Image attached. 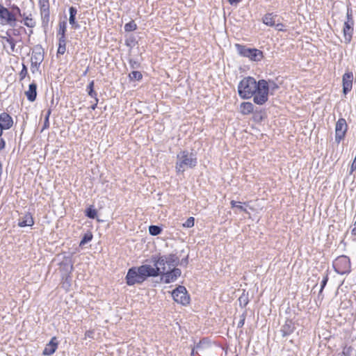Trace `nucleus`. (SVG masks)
<instances>
[{
	"label": "nucleus",
	"mask_w": 356,
	"mask_h": 356,
	"mask_svg": "<svg viewBox=\"0 0 356 356\" xmlns=\"http://www.w3.org/2000/svg\"><path fill=\"white\" fill-rule=\"evenodd\" d=\"M154 271L150 268V265L145 264L138 268H131L126 276L127 284L129 286L141 284L148 277H152Z\"/></svg>",
	"instance_id": "nucleus-1"
},
{
	"label": "nucleus",
	"mask_w": 356,
	"mask_h": 356,
	"mask_svg": "<svg viewBox=\"0 0 356 356\" xmlns=\"http://www.w3.org/2000/svg\"><path fill=\"white\" fill-rule=\"evenodd\" d=\"M257 82L250 76L242 79L238 86L239 96L243 99H250L257 91Z\"/></svg>",
	"instance_id": "nucleus-2"
},
{
	"label": "nucleus",
	"mask_w": 356,
	"mask_h": 356,
	"mask_svg": "<svg viewBox=\"0 0 356 356\" xmlns=\"http://www.w3.org/2000/svg\"><path fill=\"white\" fill-rule=\"evenodd\" d=\"M197 159L193 154L187 152H181L177 155L176 170L178 172H184L188 168L195 166Z\"/></svg>",
	"instance_id": "nucleus-3"
},
{
	"label": "nucleus",
	"mask_w": 356,
	"mask_h": 356,
	"mask_svg": "<svg viewBox=\"0 0 356 356\" xmlns=\"http://www.w3.org/2000/svg\"><path fill=\"white\" fill-rule=\"evenodd\" d=\"M269 88L268 82L264 79L257 82V91L254 93V102L259 105H262L268 100Z\"/></svg>",
	"instance_id": "nucleus-4"
},
{
	"label": "nucleus",
	"mask_w": 356,
	"mask_h": 356,
	"mask_svg": "<svg viewBox=\"0 0 356 356\" xmlns=\"http://www.w3.org/2000/svg\"><path fill=\"white\" fill-rule=\"evenodd\" d=\"M236 49L238 54L247 57L253 61H259L263 58V52L257 49H250L245 46L236 44Z\"/></svg>",
	"instance_id": "nucleus-5"
},
{
	"label": "nucleus",
	"mask_w": 356,
	"mask_h": 356,
	"mask_svg": "<svg viewBox=\"0 0 356 356\" xmlns=\"http://www.w3.org/2000/svg\"><path fill=\"white\" fill-rule=\"evenodd\" d=\"M0 20L2 24L15 27L17 22V17H14L13 13H10L8 9L0 4Z\"/></svg>",
	"instance_id": "nucleus-6"
},
{
	"label": "nucleus",
	"mask_w": 356,
	"mask_h": 356,
	"mask_svg": "<svg viewBox=\"0 0 356 356\" xmlns=\"http://www.w3.org/2000/svg\"><path fill=\"white\" fill-rule=\"evenodd\" d=\"M174 300L184 305L189 303V296L187 295V291L183 286H179L172 292Z\"/></svg>",
	"instance_id": "nucleus-7"
},
{
	"label": "nucleus",
	"mask_w": 356,
	"mask_h": 356,
	"mask_svg": "<svg viewBox=\"0 0 356 356\" xmlns=\"http://www.w3.org/2000/svg\"><path fill=\"white\" fill-rule=\"evenodd\" d=\"M346 121L343 118H340L336 123L335 127V140L339 143L342 140L347 131Z\"/></svg>",
	"instance_id": "nucleus-8"
},
{
	"label": "nucleus",
	"mask_w": 356,
	"mask_h": 356,
	"mask_svg": "<svg viewBox=\"0 0 356 356\" xmlns=\"http://www.w3.org/2000/svg\"><path fill=\"white\" fill-rule=\"evenodd\" d=\"M154 266L153 267L150 265V268L154 271V275H152V277H156L161 274L163 275L166 270H169L164 257H161L157 260H154Z\"/></svg>",
	"instance_id": "nucleus-9"
},
{
	"label": "nucleus",
	"mask_w": 356,
	"mask_h": 356,
	"mask_svg": "<svg viewBox=\"0 0 356 356\" xmlns=\"http://www.w3.org/2000/svg\"><path fill=\"white\" fill-rule=\"evenodd\" d=\"M44 59V52L41 47H35L31 54V67L38 69Z\"/></svg>",
	"instance_id": "nucleus-10"
},
{
	"label": "nucleus",
	"mask_w": 356,
	"mask_h": 356,
	"mask_svg": "<svg viewBox=\"0 0 356 356\" xmlns=\"http://www.w3.org/2000/svg\"><path fill=\"white\" fill-rule=\"evenodd\" d=\"M163 275V279L165 283L173 282L181 275V270L172 268L171 270H166Z\"/></svg>",
	"instance_id": "nucleus-11"
},
{
	"label": "nucleus",
	"mask_w": 356,
	"mask_h": 356,
	"mask_svg": "<svg viewBox=\"0 0 356 356\" xmlns=\"http://www.w3.org/2000/svg\"><path fill=\"white\" fill-rule=\"evenodd\" d=\"M353 74L352 72H346L343 75V92L346 95L352 89Z\"/></svg>",
	"instance_id": "nucleus-12"
},
{
	"label": "nucleus",
	"mask_w": 356,
	"mask_h": 356,
	"mask_svg": "<svg viewBox=\"0 0 356 356\" xmlns=\"http://www.w3.org/2000/svg\"><path fill=\"white\" fill-rule=\"evenodd\" d=\"M353 22H350V21L344 22L343 32V39L345 43H349L352 38V34L353 29L352 27Z\"/></svg>",
	"instance_id": "nucleus-13"
},
{
	"label": "nucleus",
	"mask_w": 356,
	"mask_h": 356,
	"mask_svg": "<svg viewBox=\"0 0 356 356\" xmlns=\"http://www.w3.org/2000/svg\"><path fill=\"white\" fill-rule=\"evenodd\" d=\"M13 124L12 118L6 113L0 114V125L3 129H10Z\"/></svg>",
	"instance_id": "nucleus-14"
},
{
	"label": "nucleus",
	"mask_w": 356,
	"mask_h": 356,
	"mask_svg": "<svg viewBox=\"0 0 356 356\" xmlns=\"http://www.w3.org/2000/svg\"><path fill=\"white\" fill-rule=\"evenodd\" d=\"M34 224L32 216L29 213H26L18 220V226L20 227L26 226H32Z\"/></svg>",
	"instance_id": "nucleus-15"
},
{
	"label": "nucleus",
	"mask_w": 356,
	"mask_h": 356,
	"mask_svg": "<svg viewBox=\"0 0 356 356\" xmlns=\"http://www.w3.org/2000/svg\"><path fill=\"white\" fill-rule=\"evenodd\" d=\"M58 343L56 341V338L53 337L49 343H47L43 350V355H51L56 351L57 348Z\"/></svg>",
	"instance_id": "nucleus-16"
},
{
	"label": "nucleus",
	"mask_w": 356,
	"mask_h": 356,
	"mask_svg": "<svg viewBox=\"0 0 356 356\" xmlns=\"http://www.w3.org/2000/svg\"><path fill=\"white\" fill-rule=\"evenodd\" d=\"M36 89L37 85L35 83H32L29 85V90L26 92V95L30 102L35 100L37 96Z\"/></svg>",
	"instance_id": "nucleus-17"
},
{
	"label": "nucleus",
	"mask_w": 356,
	"mask_h": 356,
	"mask_svg": "<svg viewBox=\"0 0 356 356\" xmlns=\"http://www.w3.org/2000/svg\"><path fill=\"white\" fill-rule=\"evenodd\" d=\"M294 326L291 321H286L281 328L282 337H286L293 332Z\"/></svg>",
	"instance_id": "nucleus-18"
},
{
	"label": "nucleus",
	"mask_w": 356,
	"mask_h": 356,
	"mask_svg": "<svg viewBox=\"0 0 356 356\" xmlns=\"http://www.w3.org/2000/svg\"><path fill=\"white\" fill-rule=\"evenodd\" d=\"M164 259L166 261L168 270H171L172 268H176L175 266L178 264L179 259L175 255L170 254L168 257H164Z\"/></svg>",
	"instance_id": "nucleus-19"
},
{
	"label": "nucleus",
	"mask_w": 356,
	"mask_h": 356,
	"mask_svg": "<svg viewBox=\"0 0 356 356\" xmlns=\"http://www.w3.org/2000/svg\"><path fill=\"white\" fill-rule=\"evenodd\" d=\"M241 113L243 115H248L254 110V106L250 102H243L240 106Z\"/></svg>",
	"instance_id": "nucleus-20"
},
{
	"label": "nucleus",
	"mask_w": 356,
	"mask_h": 356,
	"mask_svg": "<svg viewBox=\"0 0 356 356\" xmlns=\"http://www.w3.org/2000/svg\"><path fill=\"white\" fill-rule=\"evenodd\" d=\"M277 15H274L273 13H268L263 17V22L267 26H273L275 25V18Z\"/></svg>",
	"instance_id": "nucleus-21"
},
{
	"label": "nucleus",
	"mask_w": 356,
	"mask_h": 356,
	"mask_svg": "<svg viewBox=\"0 0 356 356\" xmlns=\"http://www.w3.org/2000/svg\"><path fill=\"white\" fill-rule=\"evenodd\" d=\"M41 14L44 16L49 15V0H39Z\"/></svg>",
	"instance_id": "nucleus-22"
},
{
	"label": "nucleus",
	"mask_w": 356,
	"mask_h": 356,
	"mask_svg": "<svg viewBox=\"0 0 356 356\" xmlns=\"http://www.w3.org/2000/svg\"><path fill=\"white\" fill-rule=\"evenodd\" d=\"M24 22V25L28 27H34L35 26V22L31 17V15L26 16L24 13H23L22 17Z\"/></svg>",
	"instance_id": "nucleus-23"
},
{
	"label": "nucleus",
	"mask_w": 356,
	"mask_h": 356,
	"mask_svg": "<svg viewBox=\"0 0 356 356\" xmlns=\"http://www.w3.org/2000/svg\"><path fill=\"white\" fill-rule=\"evenodd\" d=\"M76 13H77V10L75 8H74V7L70 8L69 22H70V24L74 27H77V25L76 24V22H75V16L76 15Z\"/></svg>",
	"instance_id": "nucleus-24"
},
{
	"label": "nucleus",
	"mask_w": 356,
	"mask_h": 356,
	"mask_svg": "<svg viewBox=\"0 0 356 356\" xmlns=\"http://www.w3.org/2000/svg\"><path fill=\"white\" fill-rule=\"evenodd\" d=\"M66 42L65 37H60L59 38V44H58V54H64L66 51Z\"/></svg>",
	"instance_id": "nucleus-25"
},
{
	"label": "nucleus",
	"mask_w": 356,
	"mask_h": 356,
	"mask_svg": "<svg viewBox=\"0 0 356 356\" xmlns=\"http://www.w3.org/2000/svg\"><path fill=\"white\" fill-rule=\"evenodd\" d=\"M6 40V42L9 44L10 48V51L9 53L15 52V42L13 38L11 37L3 38Z\"/></svg>",
	"instance_id": "nucleus-26"
},
{
	"label": "nucleus",
	"mask_w": 356,
	"mask_h": 356,
	"mask_svg": "<svg viewBox=\"0 0 356 356\" xmlns=\"http://www.w3.org/2000/svg\"><path fill=\"white\" fill-rule=\"evenodd\" d=\"M149 232L152 236H156L161 232V228L159 226L151 225L149 227Z\"/></svg>",
	"instance_id": "nucleus-27"
},
{
	"label": "nucleus",
	"mask_w": 356,
	"mask_h": 356,
	"mask_svg": "<svg viewBox=\"0 0 356 356\" xmlns=\"http://www.w3.org/2000/svg\"><path fill=\"white\" fill-rule=\"evenodd\" d=\"M131 80L138 81L142 79V74L138 71H133L129 75Z\"/></svg>",
	"instance_id": "nucleus-28"
},
{
	"label": "nucleus",
	"mask_w": 356,
	"mask_h": 356,
	"mask_svg": "<svg viewBox=\"0 0 356 356\" xmlns=\"http://www.w3.org/2000/svg\"><path fill=\"white\" fill-rule=\"evenodd\" d=\"M231 205L232 208H236L238 211L247 212L246 209L241 205V202L234 200L231 201Z\"/></svg>",
	"instance_id": "nucleus-29"
},
{
	"label": "nucleus",
	"mask_w": 356,
	"mask_h": 356,
	"mask_svg": "<svg viewBox=\"0 0 356 356\" xmlns=\"http://www.w3.org/2000/svg\"><path fill=\"white\" fill-rule=\"evenodd\" d=\"M92 235L91 233L86 234L80 242V246H83L92 240Z\"/></svg>",
	"instance_id": "nucleus-30"
},
{
	"label": "nucleus",
	"mask_w": 356,
	"mask_h": 356,
	"mask_svg": "<svg viewBox=\"0 0 356 356\" xmlns=\"http://www.w3.org/2000/svg\"><path fill=\"white\" fill-rule=\"evenodd\" d=\"M93 87H94V81H92L89 85L88 86V95L91 97H94L95 98L96 96H97V93L96 92L94 91L93 90Z\"/></svg>",
	"instance_id": "nucleus-31"
},
{
	"label": "nucleus",
	"mask_w": 356,
	"mask_h": 356,
	"mask_svg": "<svg viewBox=\"0 0 356 356\" xmlns=\"http://www.w3.org/2000/svg\"><path fill=\"white\" fill-rule=\"evenodd\" d=\"M136 24L134 22H130L124 25V30L126 31H132L136 29Z\"/></svg>",
	"instance_id": "nucleus-32"
},
{
	"label": "nucleus",
	"mask_w": 356,
	"mask_h": 356,
	"mask_svg": "<svg viewBox=\"0 0 356 356\" xmlns=\"http://www.w3.org/2000/svg\"><path fill=\"white\" fill-rule=\"evenodd\" d=\"M10 13H13V17H16L17 15L22 17V15H23V14L21 13L20 9L17 6H12L11 10H10Z\"/></svg>",
	"instance_id": "nucleus-33"
},
{
	"label": "nucleus",
	"mask_w": 356,
	"mask_h": 356,
	"mask_svg": "<svg viewBox=\"0 0 356 356\" xmlns=\"http://www.w3.org/2000/svg\"><path fill=\"white\" fill-rule=\"evenodd\" d=\"M268 87L269 88V92L273 94L277 88L278 86L273 81L268 82Z\"/></svg>",
	"instance_id": "nucleus-34"
},
{
	"label": "nucleus",
	"mask_w": 356,
	"mask_h": 356,
	"mask_svg": "<svg viewBox=\"0 0 356 356\" xmlns=\"http://www.w3.org/2000/svg\"><path fill=\"white\" fill-rule=\"evenodd\" d=\"M194 218L193 217H190L188 218L186 222L184 223H183V226L184 227H192L193 225H194Z\"/></svg>",
	"instance_id": "nucleus-35"
},
{
	"label": "nucleus",
	"mask_w": 356,
	"mask_h": 356,
	"mask_svg": "<svg viewBox=\"0 0 356 356\" xmlns=\"http://www.w3.org/2000/svg\"><path fill=\"white\" fill-rule=\"evenodd\" d=\"M86 215L88 218L94 219L97 216V211L89 208L86 211Z\"/></svg>",
	"instance_id": "nucleus-36"
},
{
	"label": "nucleus",
	"mask_w": 356,
	"mask_h": 356,
	"mask_svg": "<svg viewBox=\"0 0 356 356\" xmlns=\"http://www.w3.org/2000/svg\"><path fill=\"white\" fill-rule=\"evenodd\" d=\"M245 320V314L243 313L241 315L239 316V320L237 323L238 327H242L244 325Z\"/></svg>",
	"instance_id": "nucleus-37"
},
{
	"label": "nucleus",
	"mask_w": 356,
	"mask_h": 356,
	"mask_svg": "<svg viewBox=\"0 0 356 356\" xmlns=\"http://www.w3.org/2000/svg\"><path fill=\"white\" fill-rule=\"evenodd\" d=\"M51 114V110L49 109L47 112V115L45 116L44 122V127L43 129H47L49 127V118Z\"/></svg>",
	"instance_id": "nucleus-38"
},
{
	"label": "nucleus",
	"mask_w": 356,
	"mask_h": 356,
	"mask_svg": "<svg viewBox=\"0 0 356 356\" xmlns=\"http://www.w3.org/2000/svg\"><path fill=\"white\" fill-rule=\"evenodd\" d=\"M238 300H239V302H240V305L243 306V307L246 306L248 302V298L245 295L241 296L239 298Z\"/></svg>",
	"instance_id": "nucleus-39"
},
{
	"label": "nucleus",
	"mask_w": 356,
	"mask_h": 356,
	"mask_svg": "<svg viewBox=\"0 0 356 356\" xmlns=\"http://www.w3.org/2000/svg\"><path fill=\"white\" fill-rule=\"evenodd\" d=\"M327 280H328V277L327 275H325L324 276L322 282H321V289H320V291H319V294H321L324 289V287L325 286L327 282Z\"/></svg>",
	"instance_id": "nucleus-40"
},
{
	"label": "nucleus",
	"mask_w": 356,
	"mask_h": 356,
	"mask_svg": "<svg viewBox=\"0 0 356 356\" xmlns=\"http://www.w3.org/2000/svg\"><path fill=\"white\" fill-rule=\"evenodd\" d=\"M65 30H66L65 23H63V25H60L58 34L60 35V37H65Z\"/></svg>",
	"instance_id": "nucleus-41"
},
{
	"label": "nucleus",
	"mask_w": 356,
	"mask_h": 356,
	"mask_svg": "<svg viewBox=\"0 0 356 356\" xmlns=\"http://www.w3.org/2000/svg\"><path fill=\"white\" fill-rule=\"evenodd\" d=\"M274 26H275V29L279 31H285V29H284V25L282 23H277Z\"/></svg>",
	"instance_id": "nucleus-42"
},
{
	"label": "nucleus",
	"mask_w": 356,
	"mask_h": 356,
	"mask_svg": "<svg viewBox=\"0 0 356 356\" xmlns=\"http://www.w3.org/2000/svg\"><path fill=\"white\" fill-rule=\"evenodd\" d=\"M339 262H344V263H347V264H348V263H349V261H348V259H347V257H339V258L337 260L336 265H337Z\"/></svg>",
	"instance_id": "nucleus-43"
},
{
	"label": "nucleus",
	"mask_w": 356,
	"mask_h": 356,
	"mask_svg": "<svg viewBox=\"0 0 356 356\" xmlns=\"http://www.w3.org/2000/svg\"><path fill=\"white\" fill-rule=\"evenodd\" d=\"M5 146L4 140L0 138V150L2 149Z\"/></svg>",
	"instance_id": "nucleus-44"
},
{
	"label": "nucleus",
	"mask_w": 356,
	"mask_h": 356,
	"mask_svg": "<svg viewBox=\"0 0 356 356\" xmlns=\"http://www.w3.org/2000/svg\"><path fill=\"white\" fill-rule=\"evenodd\" d=\"M95 103L91 106V109L92 110H95L96 106H97V102H98V99L97 97L95 98Z\"/></svg>",
	"instance_id": "nucleus-45"
},
{
	"label": "nucleus",
	"mask_w": 356,
	"mask_h": 356,
	"mask_svg": "<svg viewBox=\"0 0 356 356\" xmlns=\"http://www.w3.org/2000/svg\"><path fill=\"white\" fill-rule=\"evenodd\" d=\"M230 4H236L240 1V0H229Z\"/></svg>",
	"instance_id": "nucleus-46"
},
{
	"label": "nucleus",
	"mask_w": 356,
	"mask_h": 356,
	"mask_svg": "<svg viewBox=\"0 0 356 356\" xmlns=\"http://www.w3.org/2000/svg\"><path fill=\"white\" fill-rule=\"evenodd\" d=\"M130 63H131V67H132V68H136V65H137L136 62H132V61H131Z\"/></svg>",
	"instance_id": "nucleus-47"
},
{
	"label": "nucleus",
	"mask_w": 356,
	"mask_h": 356,
	"mask_svg": "<svg viewBox=\"0 0 356 356\" xmlns=\"http://www.w3.org/2000/svg\"><path fill=\"white\" fill-rule=\"evenodd\" d=\"M353 232L356 234V220H355V227L353 228Z\"/></svg>",
	"instance_id": "nucleus-48"
},
{
	"label": "nucleus",
	"mask_w": 356,
	"mask_h": 356,
	"mask_svg": "<svg viewBox=\"0 0 356 356\" xmlns=\"http://www.w3.org/2000/svg\"><path fill=\"white\" fill-rule=\"evenodd\" d=\"M23 70H24L25 72H26V67H25V66H24V69H23Z\"/></svg>",
	"instance_id": "nucleus-49"
}]
</instances>
